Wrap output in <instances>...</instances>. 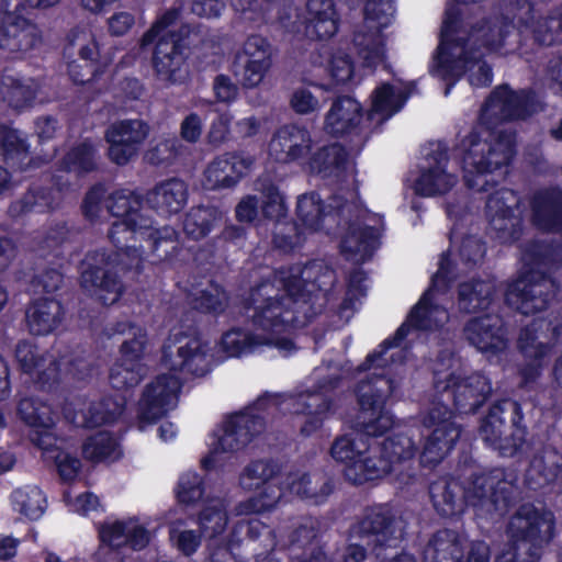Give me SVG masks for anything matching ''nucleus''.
<instances>
[{
    "instance_id": "nucleus-1",
    "label": "nucleus",
    "mask_w": 562,
    "mask_h": 562,
    "mask_svg": "<svg viewBox=\"0 0 562 562\" xmlns=\"http://www.w3.org/2000/svg\"><path fill=\"white\" fill-rule=\"evenodd\" d=\"M386 355L387 348L384 346L382 350L369 353L358 367L359 371H370L357 386L361 412L355 429L366 436H382L393 427V415L384 409V405L391 397L402 395V384L406 376L404 352L396 350L389 357Z\"/></svg>"
},
{
    "instance_id": "nucleus-2",
    "label": "nucleus",
    "mask_w": 562,
    "mask_h": 562,
    "mask_svg": "<svg viewBox=\"0 0 562 562\" xmlns=\"http://www.w3.org/2000/svg\"><path fill=\"white\" fill-rule=\"evenodd\" d=\"M528 269L512 283L506 293L507 304L524 315L544 311L557 293L551 272L562 266V244L531 241L522 250Z\"/></svg>"
},
{
    "instance_id": "nucleus-3",
    "label": "nucleus",
    "mask_w": 562,
    "mask_h": 562,
    "mask_svg": "<svg viewBox=\"0 0 562 562\" xmlns=\"http://www.w3.org/2000/svg\"><path fill=\"white\" fill-rule=\"evenodd\" d=\"M458 15L456 8H447L440 31V43L434 56L430 72L447 83L445 94H449L452 85L469 72V81L473 87L491 85L493 72L491 66L481 59L482 54L468 50L465 37L460 32L451 33V22Z\"/></svg>"
},
{
    "instance_id": "nucleus-4",
    "label": "nucleus",
    "mask_w": 562,
    "mask_h": 562,
    "mask_svg": "<svg viewBox=\"0 0 562 562\" xmlns=\"http://www.w3.org/2000/svg\"><path fill=\"white\" fill-rule=\"evenodd\" d=\"M513 135L503 131L471 132L457 147L464 181L470 189H484L481 176L507 166L515 154Z\"/></svg>"
},
{
    "instance_id": "nucleus-5",
    "label": "nucleus",
    "mask_w": 562,
    "mask_h": 562,
    "mask_svg": "<svg viewBox=\"0 0 562 562\" xmlns=\"http://www.w3.org/2000/svg\"><path fill=\"white\" fill-rule=\"evenodd\" d=\"M295 299L277 280L265 281L251 290L248 317L254 327L262 331L259 336H268L273 340V334L306 324L310 316L303 314L302 308L294 303Z\"/></svg>"
},
{
    "instance_id": "nucleus-6",
    "label": "nucleus",
    "mask_w": 562,
    "mask_h": 562,
    "mask_svg": "<svg viewBox=\"0 0 562 562\" xmlns=\"http://www.w3.org/2000/svg\"><path fill=\"white\" fill-rule=\"evenodd\" d=\"M407 520L390 504L367 506L349 529L350 540L363 542L376 557L405 537Z\"/></svg>"
},
{
    "instance_id": "nucleus-7",
    "label": "nucleus",
    "mask_w": 562,
    "mask_h": 562,
    "mask_svg": "<svg viewBox=\"0 0 562 562\" xmlns=\"http://www.w3.org/2000/svg\"><path fill=\"white\" fill-rule=\"evenodd\" d=\"M542 109L543 103L533 90H513L504 83L494 88L482 105L480 123L493 130L504 122L527 120Z\"/></svg>"
},
{
    "instance_id": "nucleus-8",
    "label": "nucleus",
    "mask_w": 562,
    "mask_h": 562,
    "mask_svg": "<svg viewBox=\"0 0 562 562\" xmlns=\"http://www.w3.org/2000/svg\"><path fill=\"white\" fill-rule=\"evenodd\" d=\"M448 260L442 254L439 269L432 278L431 285L411 311L407 321L396 330L393 339L385 340L382 345H380L379 350H382V347L385 346L387 348V357L396 350H402L406 357L405 350L397 347L400 346V342L407 336L411 328L430 330L442 326L448 321L447 311L434 302L435 291L446 290L448 285Z\"/></svg>"
},
{
    "instance_id": "nucleus-9",
    "label": "nucleus",
    "mask_w": 562,
    "mask_h": 562,
    "mask_svg": "<svg viewBox=\"0 0 562 562\" xmlns=\"http://www.w3.org/2000/svg\"><path fill=\"white\" fill-rule=\"evenodd\" d=\"M555 518L552 512L538 509L531 504L521 505L509 518L507 536L510 546L522 552L542 557L543 549L554 535Z\"/></svg>"
},
{
    "instance_id": "nucleus-10",
    "label": "nucleus",
    "mask_w": 562,
    "mask_h": 562,
    "mask_svg": "<svg viewBox=\"0 0 562 562\" xmlns=\"http://www.w3.org/2000/svg\"><path fill=\"white\" fill-rule=\"evenodd\" d=\"M516 475L494 469L473 477L467 490L468 504L481 515L504 514L517 494Z\"/></svg>"
},
{
    "instance_id": "nucleus-11",
    "label": "nucleus",
    "mask_w": 562,
    "mask_h": 562,
    "mask_svg": "<svg viewBox=\"0 0 562 562\" xmlns=\"http://www.w3.org/2000/svg\"><path fill=\"white\" fill-rule=\"evenodd\" d=\"M335 271L322 260H314L304 267L291 268L288 272H281L278 278L279 284L285 288L290 296H295L294 303L302 308L305 316L310 313V303L319 293L323 296L334 286L336 282Z\"/></svg>"
},
{
    "instance_id": "nucleus-12",
    "label": "nucleus",
    "mask_w": 562,
    "mask_h": 562,
    "mask_svg": "<svg viewBox=\"0 0 562 562\" xmlns=\"http://www.w3.org/2000/svg\"><path fill=\"white\" fill-rule=\"evenodd\" d=\"M81 288L102 305H112L121 296L123 284L115 269V258L105 250L86 255L80 276Z\"/></svg>"
},
{
    "instance_id": "nucleus-13",
    "label": "nucleus",
    "mask_w": 562,
    "mask_h": 562,
    "mask_svg": "<svg viewBox=\"0 0 562 562\" xmlns=\"http://www.w3.org/2000/svg\"><path fill=\"white\" fill-rule=\"evenodd\" d=\"M209 350L200 337L176 334L164 344L161 363L171 371L203 376L210 371Z\"/></svg>"
},
{
    "instance_id": "nucleus-14",
    "label": "nucleus",
    "mask_w": 562,
    "mask_h": 562,
    "mask_svg": "<svg viewBox=\"0 0 562 562\" xmlns=\"http://www.w3.org/2000/svg\"><path fill=\"white\" fill-rule=\"evenodd\" d=\"M519 198L513 190L501 189L486 201L488 234L501 244H513L522 234V220L518 212Z\"/></svg>"
},
{
    "instance_id": "nucleus-15",
    "label": "nucleus",
    "mask_w": 562,
    "mask_h": 562,
    "mask_svg": "<svg viewBox=\"0 0 562 562\" xmlns=\"http://www.w3.org/2000/svg\"><path fill=\"white\" fill-rule=\"evenodd\" d=\"M150 126L142 119H124L111 123L105 132L108 158L117 166H125L137 158L149 136Z\"/></svg>"
},
{
    "instance_id": "nucleus-16",
    "label": "nucleus",
    "mask_w": 562,
    "mask_h": 562,
    "mask_svg": "<svg viewBox=\"0 0 562 562\" xmlns=\"http://www.w3.org/2000/svg\"><path fill=\"white\" fill-rule=\"evenodd\" d=\"M186 33L169 32L156 42L151 65L155 79L162 87H171L181 83L186 78L184 70V44Z\"/></svg>"
},
{
    "instance_id": "nucleus-17",
    "label": "nucleus",
    "mask_w": 562,
    "mask_h": 562,
    "mask_svg": "<svg viewBox=\"0 0 562 562\" xmlns=\"http://www.w3.org/2000/svg\"><path fill=\"white\" fill-rule=\"evenodd\" d=\"M272 47L261 35H250L236 54V75L244 88H255L261 83L271 67Z\"/></svg>"
},
{
    "instance_id": "nucleus-18",
    "label": "nucleus",
    "mask_w": 562,
    "mask_h": 562,
    "mask_svg": "<svg viewBox=\"0 0 562 562\" xmlns=\"http://www.w3.org/2000/svg\"><path fill=\"white\" fill-rule=\"evenodd\" d=\"M100 538L102 546L98 551L99 562H122L117 549L130 546L134 550H140L149 542L148 531L133 519L102 526Z\"/></svg>"
},
{
    "instance_id": "nucleus-19",
    "label": "nucleus",
    "mask_w": 562,
    "mask_h": 562,
    "mask_svg": "<svg viewBox=\"0 0 562 562\" xmlns=\"http://www.w3.org/2000/svg\"><path fill=\"white\" fill-rule=\"evenodd\" d=\"M456 8L458 15L451 22V33L460 32L465 37L464 45L468 50L480 53V48L497 49L503 46L505 37L513 29V25L503 16H494L481 20L470 26L469 30L460 26V9Z\"/></svg>"
},
{
    "instance_id": "nucleus-20",
    "label": "nucleus",
    "mask_w": 562,
    "mask_h": 562,
    "mask_svg": "<svg viewBox=\"0 0 562 562\" xmlns=\"http://www.w3.org/2000/svg\"><path fill=\"white\" fill-rule=\"evenodd\" d=\"M43 42L40 27L14 12L0 11V48L9 53H27Z\"/></svg>"
},
{
    "instance_id": "nucleus-21",
    "label": "nucleus",
    "mask_w": 562,
    "mask_h": 562,
    "mask_svg": "<svg viewBox=\"0 0 562 562\" xmlns=\"http://www.w3.org/2000/svg\"><path fill=\"white\" fill-rule=\"evenodd\" d=\"M180 387L179 380L172 374H160L147 385L139 403L140 424L153 423L175 407Z\"/></svg>"
},
{
    "instance_id": "nucleus-22",
    "label": "nucleus",
    "mask_w": 562,
    "mask_h": 562,
    "mask_svg": "<svg viewBox=\"0 0 562 562\" xmlns=\"http://www.w3.org/2000/svg\"><path fill=\"white\" fill-rule=\"evenodd\" d=\"M428 166L424 168L415 181V192L425 196L445 194L457 183V177L448 172L447 147L438 143L427 155Z\"/></svg>"
},
{
    "instance_id": "nucleus-23",
    "label": "nucleus",
    "mask_w": 562,
    "mask_h": 562,
    "mask_svg": "<svg viewBox=\"0 0 562 562\" xmlns=\"http://www.w3.org/2000/svg\"><path fill=\"white\" fill-rule=\"evenodd\" d=\"M465 340L482 352L496 353L507 346L503 319L496 314L469 319L463 327Z\"/></svg>"
},
{
    "instance_id": "nucleus-24",
    "label": "nucleus",
    "mask_w": 562,
    "mask_h": 562,
    "mask_svg": "<svg viewBox=\"0 0 562 562\" xmlns=\"http://www.w3.org/2000/svg\"><path fill=\"white\" fill-rule=\"evenodd\" d=\"M338 382V378L330 379L328 387L322 385L317 391H306L290 398L292 413L304 414L307 416L305 423L301 427V432L303 435L310 436L321 428L331 404L327 391L334 390Z\"/></svg>"
},
{
    "instance_id": "nucleus-25",
    "label": "nucleus",
    "mask_w": 562,
    "mask_h": 562,
    "mask_svg": "<svg viewBox=\"0 0 562 562\" xmlns=\"http://www.w3.org/2000/svg\"><path fill=\"white\" fill-rule=\"evenodd\" d=\"M526 12L518 18L521 32L530 35L541 46L562 44V4L550 10L546 15L538 14L528 3Z\"/></svg>"
},
{
    "instance_id": "nucleus-26",
    "label": "nucleus",
    "mask_w": 562,
    "mask_h": 562,
    "mask_svg": "<svg viewBox=\"0 0 562 562\" xmlns=\"http://www.w3.org/2000/svg\"><path fill=\"white\" fill-rule=\"evenodd\" d=\"M265 419L252 412L233 415L225 424L224 434L218 438L214 452H235L245 448L254 437L265 429Z\"/></svg>"
},
{
    "instance_id": "nucleus-27",
    "label": "nucleus",
    "mask_w": 562,
    "mask_h": 562,
    "mask_svg": "<svg viewBox=\"0 0 562 562\" xmlns=\"http://www.w3.org/2000/svg\"><path fill=\"white\" fill-rule=\"evenodd\" d=\"M265 419L252 412L233 415L225 424L224 434L218 438L214 452H235L245 448L254 437L265 429Z\"/></svg>"
},
{
    "instance_id": "nucleus-28",
    "label": "nucleus",
    "mask_w": 562,
    "mask_h": 562,
    "mask_svg": "<svg viewBox=\"0 0 562 562\" xmlns=\"http://www.w3.org/2000/svg\"><path fill=\"white\" fill-rule=\"evenodd\" d=\"M312 144V136L307 128L286 124L273 134L269 143V153L278 161L292 162L307 156Z\"/></svg>"
},
{
    "instance_id": "nucleus-29",
    "label": "nucleus",
    "mask_w": 562,
    "mask_h": 562,
    "mask_svg": "<svg viewBox=\"0 0 562 562\" xmlns=\"http://www.w3.org/2000/svg\"><path fill=\"white\" fill-rule=\"evenodd\" d=\"M450 385L443 391L453 397L456 408L463 414L475 413L493 394L491 380L483 373L475 372Z\"/></svg>"
},
{
    "instance_id": "nucleus-30",
    "label": "nucleus",
    "mask_w": 562,
    "mask_h": 562,
    "mask_svg": "<svg viewBox=\"0 0 562 562\" xmlns=\"http://www.w3.org/2000/svg\"><path fill=\"white\" fill-rule=\"evenodd\" d=\"M255 158L245 153H225L206 168L205 177L211 189L232 188L248 175Z\"/></svg>"
},
{
    "instance_id": "nucleus-31",
    "label": "nucleus",
    "mask_w": 562,
    "mask_h": 562,
    "mask_svg": "<svg viewBox=\"0 0 562 562\" xmlns=\"http://www.w3.org/2000/svg\"><path fill=\"white\" fill-rule=\"evenodd\" d=\"M521 420L520 405L513 400H502L493 404L487 415L481 420L479 435L486 445L493 448L505 430H509Z\"/></svg>"
},
{
    "instance_id": "nucleus-32",
    "label": "nucleus",
    "mask_w": 562,
    "mask_h": 562,
    "mask_svg": "<svg viewBox=\"0 0 562 562\" xmlns=\"http://www.w3.org/2000/svg\"><path fill=\"white\" fill-rule=\"evenodd\" d=\"M467 539L457 530L440 529L428 540L423 551L424 562H462Z\"/></svg>"
},
{
    "instance_id": "nucleus-33",
    "label": "nucleus",
    "mask_w": 562,
    "mask_h": 562,
    "mask_svg": "<svg viewBox=\"0 0 562 562\" xmlns=\"http://www.w3.org/2000/svg\"><path fill=\"white\" fill-rule=\"evenodd\" d=\"M429 496L436 512L443 517L462 514L468 504L465 487L459 481L449 477L431 482Z\"/></svg>"
},
{
    "instance_id": "nucleus-34",
    "label": "nucleus",
    "mask_w": 562,
    "mask_h": 562,
    "mask_svg": "<svg viewBox=\"0 0 562 562\" xmlns=\"http://www.w3.org/2000/svg\"><path fill=\"white\" fill-rule=\"evenodd\" d=\"M15 359L25 373H37L38 382L45 386L58 380L57 359L40 350L27 341H20L15 347Z\"/></svg>"
},
{
    "instance_id": "nucleus-35",
    "label": "nucleus",
    "mask_w": 562,
    "mask_h": 562,
    "mask_svg": "<svg viewBox=\"0 0 562 562\" xmlns=\"http://www.w3.org/2000/svg\"><path fill=\"white\" fill-rule=\"evenodd\" d=\"M562 472V454L552 446L541 448L531 459L526 483L531 490L544 487L558 480Z\"/></svg>"
},
{
    "instance_id": "nucleus-36",
    "label": "nucleus",
    "mask_w": 562,
    "mask_h": 562,
    "mask_svg": "<svg viewBox=\"0 0 562 562\" xmlns=\"http://www.w3.org/2000/svg\"><path fill=\"white\" fill-rule=\"evenodd\" d=\"M496 294V282L492 278H472L458 285V308L471 314L487 310Z\"/></svg>"
},
{
    "instance_id": "nucleus-37",
    "label": "nucleus",
    "mask_w": 562,
    "mask_h": 562,
    "mask_svg": "<svg viewBox=\"0 0 562 562\" xmlns=\"http://www.w3.org/2000/svg\"><path fill=\"white\" fill-rule=\"evenodd\" d=\"M348 228L340 244L341 252L348 260L363 262L376 248L378 229L359 222H347Z\"/></svg>"
},
{
    "instance_id": "nucleus-38",
    "label": "nucleus",
    "mask_w": 562,
    "mask_h": 562,
    "mask_svg": "<svg viewBox=\"0 0 562 562\" xmlns=\"http://www.w3.org/2000/svg\"><path fill=\"white\" fill-rule=\"evenodd\" d=\"M361 117V105L355 99L339 97L325 115L324 130L333 136H342L353 131Z\"/></svg>"
},
{
    "instance_id": "nucleus-39",
    "label": "nucleus",
    "mask_w": 562,
    "mask_h": 562,
    "mask_svg": "<svg viewBox=\"0 0 562 562\" xmlns=\"http://www.w3.org/2000/svg\"><path fill=\"white\" fill-rule=\"evenodd\" d=\"M535 223L542 229H562V190L548 188L538 191L532 201Z\"/></svg>"
},
{
    "instance_id": "nucleus-40",
    "label": "nucleus",
    "mask_w": 562,
    "mask_h": 562,
    "mask_svg": "<svg viewBox=\"0 0 562 562\" xmlns=\"http://www.w3.org/2000/svg\"><path fill=\"white\" fill-rule=\"evenodd\" d=\"M64 310L54 299H40L33 302L25 312L26 325L33 335H47L63 322Z\"/></svg>"
},
{
    "instance_id": "nucleus-41",
    "label": "nucleus",
    "mask_w": 562,
    "mask_h": 562,
    "mask_svg": "<svg viewBox=\"0 0 562 562\" xmlns=\"http://www.w3.org/2000/svg\"><path fill=\"white\" fill-rule=\"evenodd\" d=\"M188 200V187L179 178H170L157 183L148 192V202L157 210L173 214L180 212Z\"/></svg>"
},
{
    "instance_id": "nucleus-42",
    "label": "nucleus",
    "mask_w": 562,
    "mask_h": 562,
    "mask_svg": "<svg viewBox=\"0 0 562 562\" xmlns=\"http://www.w3.org/2000/svg\"><path fill=\"white\" fill-rule=\"evenodd\" d=\"M125 397L122 395L105 396L91 402L86 409L75 416L78 426L92 428L114 422L124 411Z\"/></svg>"
},
{
    "instance_id": "nucleus-43",
    "label": "nucleus",
    "mask_w": 562,
    "mask_h": 562,
    "mask_svg": "<svg viewBox=\"0 0 562 562\" xmlns=\"http://www.w3.org/2000/svg\"><path fill=\"white\" fill-rule=\"evenodd\" d=\"M307 32L316 35L318 40H327L338 30L336 12L333 0H308Z\"/></svg>"
},
{
    "instance_id": "nucleus-44",
    "label": "nucleus",
    "mask_w": 562,
    "mask_h": 562,
    "mask_svg": "<svg viewBox=\"0 0 562 562\" xmlns=\"http://www.w3.org/2000/svg\"><path fill=\"white\" fill-rule=\"evenodd\" d=\"M393 471L392 461L380 450L379 456L364 457L363 454L348 464L345 469V476L353 484H363L367 481L383 477Z\"/></svg>"
},
{
    "instance_id": "nucleus-45",
    "label": "nucleus",
    "mask_w": 562,
    "mask_h": 562,
    "mask_svg": "<svg viewBox=\"0 0 562 562\" xmlns=\"http://www.w3.org/2000/svg\"><path fill=\"white\" fill-rule=\"evenodd\" d=\"M380 29L359 25L353 34V45L367 67H375L384 60V43Z\"/></svg>"
},
{
    "instance_id": "nucleus-46",
    "label": "nucleus",
    "mask_w": 562,
    "mask_h": 562,
    "mask_svg": "<svg viewBox=\"0 0 562 562\" xmlns=\"http://www.w3.org/2000/svg\"><path fill=\"white\" fill-rule=\"evenodd\" d=\"M407 97L404 91L395 90L389 83L382 85L374 91L372 106L368 112V120L374 122L376 126L383 124L401 110Z\"/></svg>"
},
{
    "instance_id": "nucleus-47",
    "label": "nucleus",
    "mask_w": 562,
    "mask_h": 562,
    "mask_svg": "<svg viewBox=\"0 0 562 562\" xmlns=\"http://www.w3.org/2000/svg\"><path fill=\"white\" fill-rule=\"evenodd\" d=\"M459 426H446V428L434 429L427 437L420 453V461L427 465L439 463L445 456L453 448L460 438Z\"/></svg>"
},
{
    "instance_id": "nucleus-48",
    "label": "nucleus",
    "mask_w": 562,
    "mask_h": 562,
    "mask_svg": "<svg viewBox=\"0 0 562 562\" xmlns=\"http://www.w3.org/2000/svg\"><path fill=\"white\" fill-rule=\"evenodd\" d=\"M348 164V154L339 144L324 146L316 150L310 158V169L312 172L321 175L324 178L338 177Z\"/></svg>"
},
{
    "instance_id": "nucleus-49",
    "label": "nucleus",
    "mask_w": 562,
    "mask_h": 562,
    "mask_svg": "<svg viewBox=\"0 0 562 562\" xmlns=\"http://www.w3.org/2000/svg\"><path fill=\"white\" fill-rule=\"evenodd\" d=\"M544 318H536L521 328L517 347L530 360H542L550 352L548 334L544 333Z\"/></svg>"
},
{
    "instance_id": "nucleus-50",
    "label": "nucleus",
    "mask_w": 562,
    "mask_h": 562,
    "mask_svg": "<svg viewBox=\"0 0 562 562\" xmlns=\"http://www.w3.org/2000/svg\"><path fill=\"white\" fill-rule=\"evenodd\" d=\"M151 228V221L147 217H126L112 223L108 236L115 247H123L131 241L145 239Z\"/></svg>"
},
{
    "instance_id": "nucleus-51",
    "label": "nucleus",
    "mask_w": 562,
    "mask_h": 562,
    "mask_svg": "<svg viewBox=\"0 0 562 562\" xmlns=\"http://www.w3.org/2000/svg\"><path fill=\"white\" fill-rule=\"evenodd\" d=\"M3 99L15 110H23L32 105L37 86L33 79H20L4 76L1 85Z\"/></svg>"
},
{
    "instance_id": "nucleus-52",
    "label": "nucleus",
    "mask_w": 562,
    "mask_h": 562,
    "mask_svg": "<svg viewBox=\"0 0 562 562\" xmlns=\"http://www.w3.org/2000/svg\"><path fill=\"white\" fill-rule=\"evenodd\" d=\"M280 471L279 464L272 460H255L241 470L238 483L245 491L257 490L272 482Z\"/></svg>"
},
{
    "instance_id": "nucleus-53",
    "label": "nucleus",
    "mask_w": 562,
    "mask_h": 562,
    "mask_svg": "<svg viewBox=\"0 0 562 562\" xmlns=\"http://www.w3.org/2000/svg\"><path fill=\"white\" fill-rule=\"evenodd\" d=\"M272 339L268 336L251 335L240 329H232L222 337V349L228 357H239L251 352L257 346L270 345Z\"/></svg>"
},
{
    "instance_id": "nucleus-54",
    "label": "nucleus",
    "mask_w": 562,
    "mask_h": 562,
    "mask_svg": "<svg viewBox=\"0 0 562 562\" xmlns=\"http://www.w3.org/2000/svg\"><path fill=\"white\" fill-rule=\"evenodd\" d=\"M292 491L303 498L322 503L333 491L330 479L323 473L303 474L291 484Z\"/></svg>"
},
{
    "instance_id": "nucleus-55",
    "label": "nucleus",
    "mask_w": 562,
    "mask_h": 562,
    "mask_svg": "<svg viewBox=\"0 0 562 562\" xmlns=\"http://www.w3.org/2000/svg\"><path fill=\"white\" fill-rule=\"evenodd\" d=\"M384 457L392 461V467L412 460L417 451V443L409 432H396L381 443Z\"/></svg>"
},
{
    "instance_id": "nucleus-56",
    "label": "nucleus",
    "mask_w": 562,
    "mask_h": 562,
    "mask_svg": "<svg viewBox=\"0 0 562 562\" xmlns=\"http://www.w3.org/2000/svg\"><path fill=\"white\" fill-rule=\"evenodd\" d=\"M146 373L140 362L121 358L110 369L109 381L115 390H127L136 386Z\"/></svg>"
},
{
    "instance_id": "nucleus-57",
    "label": "nucleus",
    "mask_w": 562,
    "mask_h": 562,
    "mask_svg": "<svg viewBox=\"0 0 562 562\" xmlns=\"http://www.w3.org/2000/svg\"><path fill=\"white\" fill-rule=\"evenodd\" d=\"M255 189L261 193L262 213L267 218L280 221L285 216V205L278 187L269 176H261L255 182Z\"/></svg>"
},
{
    "instance_id": "nucleus-58",
    "label": "nucleus",
    "mask_w": 562,
    "mask_h": 562,
    "mask_svg": "<svg viewBox=\"0 0 562 562\" xmlns=\"http://www.w3.org/2000/svg\"><path fill=\"white\" fill-rule=\"evenodd\" d=\"M216 218L217 212L214 207H192L184 217L183 231L192 239L199 240L211 232Z\"/></svg>"
},
{
    "instance_id": "nucleus-59",
    "label": "nucleus",
    "mask_w": 562,
    "mask_h": 562,
    "mask_svg": "<svg viewBox=\"0 0 562 562\" xmlns=\"http://www.w3.org/2000/svg\"><path fill=\"white\" fill-rule=\"evenodd\" d=\"M113 330L115 334L127 335L121 345L122 358L139 362L146 344L145 331L128 322L117 323Z\"/></svg>"
},
{
    "instance_id": "nucleus-60",
    "label": "nucleus",
    "mask_w": 562,
    "mask_h": 562,
    "mask_svg": "<svg viewBox=\"0 0 562 562\" xmlns=\"http://www.w3.org/2000/svg\"><path fill=\"white\" fill-rule=\"evenodd\" d=\"M13 502L22 515L33 520L42 517L46 508V498L37 486L15 490Z\"/></svg>"
},
{
    "instance_id": "nucleus-61",
    "label": "nucleus",
    "mask_w": 562,
    "mask_h": 562,
    "mask_svg": "<svg viewBox=\"0 0 562 562\" xmlns=\"http://www.w3.org/2000/svg\"><path fill=\"white\" fill-rule=\"evenodd\" d=\"M228 517L226 505L223 499H212L200 514L201 532L215 538L221 535L227 526Z\"/></svg>"
},
{
    "instance_id": "nucleus-62",
    "label": "nucleus",
    "mask_w": 562,
    "mask_h": 562,
    "mask_svg": "<svg viewBox=\"0 0 562 562\" xmlns=\"http://www.w3.org/2000/svg\"><path fill=\"white\" fill-rule=\"evenodd\" d=\"M18 414L33 428H50L54 424L50 407L33 397H25L19 402Z\"/></svg>"
},
{
    "instance_id": "nucleus-63",
    "label": "nucleus",
    "mask_w": 562,
    "mask_h": 562,
    "mask_svg": "<svg viewBox=\"0 0 562 562\" xmlns=\"http://www.w3.org/2000/svg\"><path fill=\"white\" fill-rule=\"evenodd\" d=\"M82 454L93 462L116 460L120 457L115 439L106 431L90 437L82 446Z\"/></svg>"
},
{
    "instance_id": "nucleus-64",
    "label": "nucleus",
    "mask_w": 562,
    "mask_h": 562,
    "mask_svg": "<svg viewBox=\"0 0 562 562\" xmlns=\"http://www.w3.org/2000/svg\"><path fill=\"white\" fill-rule=\"evenodd\" d=\"M97 149L87 142L71 148L63 158V166L69 172L87 173L97 168Z\"/></svg>"
}]
</instances>
